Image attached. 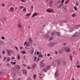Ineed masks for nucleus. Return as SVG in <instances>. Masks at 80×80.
<instances>
[{
	"label": "nucleus",
	"mask_w": 80,
	"mask_h": 80,
	"mask_svg": "<svg viewBox=\"0 0 80 80\" xmlns=\"http://www.w3.org/2000/svg\"><path fill=\"white\" fill-rule=\"evenodd\" d=\"M55 62H58L57 64V66H59L61 65V62H62V59L59 58H58V59H56L55 60Z\"/></svg>",
	"instance_id": "obj_1"
},
{
	"label": "nucleus",
	"mask_w": 80,
	"mask_h": 80,
	"mask_svg": "<svg viewBox=\"0 0 80 80\" xmlns=\"http://www.w3.org/2000/svg\"><path fill=\"white\" fill-rule=\"evenodd\" d=\"M65 52H69L70 51V49L69 48V47L68 46H67L65 48Z\"/></svg>",
	"instance_id": "obj_2"
},
{
	"label": "nucleus",
	"mask_w": 80,
	"mask_h": 80,
	"mask_svg": "<svg viewBox=\"0 0 80 80\" xmlns=\"http://www.w3.org/2000/svg\"><path fill=\"white\" fill-rule=\"evenodd\" d=\"M46 12H48V13H50V12H54L53 10L52 9L48 8Z\"/></svg>",
	"instance_id": "obj_3"
},
{
	"label": "nucleus",
	"mask_w": 80,
	"mask_h": 80,
	"mask_svg": "<svg viewBox=\"0 0 80 80\" xmlns=\"http://www.w3.org/2000/svg\"><path fill=\"white\" fill-rule=\"evenodd\" d=\"M14 67L16 68H18V69H20V68H21L20 66L18 64H15L14 66Z\"/></svg>",
	"instance_id": "obj_4"
},
{
	"label": "nucleus",
	"mask_w": 80,
	"mask_h": 80,
	"mask_svg": "<svg viewBox=\"0 0 80 80\" xmlns=\"http://www.w3.org/2000/svg\"><path fill=\"white\" fill-rule=\"evenodd\" d=\"M55 44V43H49L48 44V47H53L54 46V45Z\"/></svg>",
	"instance_id": "obj_5"
},
{
	"label": "nucleus",
	"mask_w": 80,
	"mask_h": 80,
	"mask_svg": "<svg viewBox=\"0 0 80 80\" xmlns=\"http://www.w3.org/2000/svg\"><path fill=\"white\" fill-rule=\"evenodd\" d=\"M80 35V33L78 32H76L73 35V37H78Z\"/></svg>",
	"instance_id": "obj_6"
},
{
	"label": "nucleus",
	"mask_w": 80,
	"mask_h": 80,
	"mask_svg": "<svg viewBox=\"0 0 80 80\" xmlns=\"http://www.w3.org/2000/svg\"><path fill=\"white\" fill-rule=\"evenodd\" d=\"M22 72H23L24 75H27V72L26 70H23V69H22Z\"/></svg>",
	"instance_id": "obj_7"
},
{
	"label": "nucleus",
	"mask_w": 80,
	"mask_h": 80,
	"mask_svg": "<svg viewBox=\"0 0 80 80\" xmlns=\"http://www.w3.org/2000/svg\"><path fill=\"white\" fill-rule=\"evenodd\" d=\"M7 52L8 53V56H11V54L10 53V51H9V50L7 49L6 50Z\"/></svg>",
	"instance_id": "obj_8"
},
{
	"label": "nucleus",
	"mask_w": 80,
	"mask_h": 80,
	"mask_svg": "<svg viewBox=\"0 0 80 80\" xmlns=\"http://www.w3.org/2000/svg\"><path fill=\"white\" fill-rule=\"evenodd\" d=\"M38 14V13H33L32 15L31 16L32 18L34 17H35L36 16H37V15Z\"/></svg>",
	"instance_id": "obj_9"
},
{
	"label": "nucleus",
	"mask_w": 80,
	"mask_h": 80,
	"mask_svg": "<svg viewBox=\"0 0 80 80\" xmlns=\"http://www.w3.org/2000/svg\"><path fill=\"white\" fill-rule=\"evenodd\" d=\"M65 0H58V2L60 3H63Z\"/></svg>",
	"instance_id": "obj_10"
},
{
	"label": "nucleus",
	"mask_w": 80,
	"mask_h": 80,
	"mask_svg": "<svg viewBox=\"0 0 80 80\" xmlns=\"http://www.w3.org/2000/svg\"><path fill=\"white\" fill-rule=\"evenodd\" d=\"M62 9L63 10H67V7L65 6H63L62 7Z\"/></svg>",
	"instance_id": "obj_11"
},
{
	"label": "nucleus",
	"mask_w": 80,
	"mask_h": 80,
	"mask_svg": "<svg viewBox=\"0 0 80 80\" xmlns=\"http://www.w3.org/2000/svg\"><path fill=\"white\" fill-rule=\"evenodd\" d=\"M58 74L59 72L58 71H57L55 72V77H58Z\"/></svg>",
	"instance_id": "obj_12"
},
{
	"label": "nucleus",
	"mask_w": 80,
	"mask_h": 80,
	"mask_svg": "<svg viewBox=\"0 0 80 80\" xmlns=\"http://www.w3.org/2000/svg\"><path fill=\"white\" fill-rule=\"evenodd\" d=\"M45 65V64L43 63H42L40 65V67H44Z\"/></svg>",
	"instance_id": "obj_13"
},
{
	"label": "nucleus",
	"mask_w": 80,
	"mask_h": 80,
	"mask_svg": "<svg viewBox=\"0 0 80 80\" xmlns=\"http://www.w3.org/2000/svg\"><path fill=\"white\" fill-rule=\"evenodd\" d=\"M56 33L57 36H60V35H61L60 32H56Z\"/></svg>",
	"instance_id": "obj_14"
},
{
	"label": "nucleus",
	"mask_w": 80,
	"mask_h": 80,
	"mask_svg": "<svg viewBox=\"0 0 80 80\" xmlns=\"http://www.w3.org/2000/svg\"><path fill=\"white\" fill-rule=\"evenodd\" d=\"M31 15H32V13H27L26 14V16H27V17H30Z\"/></svg>",
	"instance_id": "obj_15"
},
{
	"label": "nucleus",
	"mask_w": 80,
	"mask_h": 80,
	"mask_svg": "<svg viewBox=\"0 0 80 80\" xmlns=\"http://www.w3.org/2000/svg\"><path fill=\"white\" fill-rule=\"evenodd\" d=\"M63 4H60L59 6H58V8H61L62 6H63Z\"/></svg>",
	"instance_id": "obj_16"
},
{
	"label": "nucleus",
	"mask_w": 80,
	"mask_h": 80,
	"mask_svg": "<svg viewBox=\"0 0 80 80\" xmlns=\"http://www.w3.org/2000/svg\"><path fill=\"white\" fill-rule=\"evenodd\" d=\"M43 72H47V71H48V69L47 68H44L43 69Z\"/></svg>",
	"instance_id": "obj_17"
},
{
	"label": "nucleus",
	"mask_w": 80,
	"mask_h": 80,
	"mask_svg": "<svg viewBox=\"0 0 80 80\" xmlns=\"http://www.w3.org/2000/svg\"><path fill=\"white\" fill-rule=\"evenodd\" d=\"M9 10H11V11H12V12H13V10H14V8H13V7H11Z\"/></svg>",
	"instance_id": "obj_18"
},
{
	"label": "nucleus",
	"mask_w": 80,
	"mask_h": 80,
	"mask_svg": "<svg viewBox=\"0 0 80 80\" xmlns=\"http://www.w3.org/2000/svg\"><path fill=\"white\" fill-rule=\"evenodd\" d=\"M33 52H34V50L33 49H32L31 51V54L32 55L33 54Z\"/></svg>",
	"instance_id": "obj_19"
},
{
	"label": "nucleus",
	"mask_w": 80,
	"mask_h": 80,
	"mask_svg": "<svg viewBox=\"0 0 80 80\" xmlns=\"http://www.w3.org/2000/svg\"><path fill=\"white\" fill-rule=\"evenodd\" d=\"M18 27H19L20 28H22V27L21 26V24H20V23H19L17 24Z\"/></svg>",
	"instance_id": "obj_20"
},
{
	"label": "nucleus",
	"mask_w": 80,
	"mask_h": 80,
	"mask_svg": "<svg viewBox=\"0 0 80 80\" xmlns=\"http://www.w3.org/2000/svg\"><path fill=\"white\" fill-rule=\"evenodd\" d=\"M1 21L2 22V21L3 22H5V18H1Z\"/></svg>",
	"instance_id": "obj_21"
},
{
	"label": "nucleus",
	"mask_w": 80,
	"mask_h": 80,
	"mask_svg": "<svg viewBox=\"0 0 80 80\" xmlns=\"http://www.w3.org/2000/svg\"><path fill=\"white\" fill-rule=\"evenodd\" d=\"M32 68H35V67H36V64H33L32 65Z\"/></svg>",
	"instance_id": "obj_22"
},
{
	"label": "nucleus",
	"mask_w": 80,
	"mask_h": 80,
	"mask_svg": "<svg viewBox=\"0 0 80 80\" xmlns=\"http://www.w3.org/2000/svg\"><path fill=\"white\" fill-rule=\"evenodd\" d=\"M69 58H70V60L71 61H72V58H73V57L72 55H70Z\"/></svg>",
	"instance_id": "obj_23"
},
{
	"label": "nucleus",
	"mask_w": 80,
	"mask_h": 80,
	"mask_svg": "<svg viewBox=\"0 0 80 80\" xmlns=\"http://www.w3.org/2000/svg\"><path fill=\"white\" fill-rule=\"evenodd\" d=\"M28 40H29V42L30 43H32V38H29Z\"/></svg>",
	"instance_id": "obj_24"
},
{
	"label": "nucleus",
	"mask_w": 80,
	"mask_h": 80,
	"mask_svg": "<svg viewBox=\"0 0 80 80\" xmlns=\"http://www.w3.org/2000/svg\"><path fill=\"white\" fill-rule=\"evenodd\" d=\"M12 64V65H16V62H12L11 61L10 62Z\"/></svg>",
	"instance_id": "obj_25"
},
{
	"label": "nucleus",
	"mask_w": 80,
	"mask_h": 80,
	"mask_svg": "<svg viewBox=\"0 0 80 80\" xmlns=\"http://www.w3.org/2000/svg\"><path fill=\"white\" fill-rule=\"evenodd\" d=\"M59 24H60V26H63V21L60 22L59 23Z\"/></svg>",
	"instance_id": "obj_26"
},
{
	"label": "nucleus",
	"mask_w": 80,
	"mask_h": 80,
	"mask_svg": "<svg viewBox=\"0 0 80 80\" xmlns=\"http://www.w3.org/2000/svg\"><path fill=\"white\" fill-rule=\"evenodd\" d=\"M17 58L18 60H19L20 59V56L18 55H17Z\"/></svg>",
	"instance_id": "obj_27"
},
{
	"label": "nucleus",
	"mask_w": 80,
	"mask_h": 80,
	"mask_svg": "<svg viewBox=\"0 0 80 80\" xmlns=\"http://www.w3.org/2000/svg\"><path fill=\"white\" fill-rule=\"evenodd\" d=\"M62 22H63V23H68V22L66 20H64L63 21H62Z\"/></svg>",
	"instance_id": "obj_28"
},
{
	"label": "nucleus",
	"mask_w": 80,
	"mask_h": 80,
	"mask_svg": "<svg viewBox=\"0 0 80 80\" xmlns=\"http://www.w3.org/2000/svg\"><path fill=\"white\" fill-rule=\"evenodd\" d=\"M74 9L75 11H77V8L76 6H74Z\"/></svg>",
	"instance_id": "obj_29"
},
{
	"label": "nucleus",
	"mask_w": 80,
	"mask_h": 80,
	"mask_svg": "<svg viewBox=\"0 0 80 80\" xmlns=\"http://www.w3.org/2000/svg\"><path fill=\"white\" fill-rule=\"evenodd\" d=\"M21 53H23L24 55V54H25V53H26V52L25 51H21Z\"/></svg>",
	"instance_id": "obj_30"
},
{
	"label": "nucleus",
	"mask_w": 80,
	"mask_h": 80,
	"mask_svg": "<svg viewBox=\"0 0 80 80\" xmlns=\"http://www.w3.org/2000/svg\"><path fill=\"white\" fill-rule=\"evenodd\" d=\"M80 62L78 60H77L76 61V65H79Z\"/></svg>",
	"instance_id": "obj_31"
},
{
	"label": "nucleus",
	"mask_w": 80,
	"mask_h": 80,
	"mask_svg": "<svg viewBox=\"0 0 80 80\" xmlns=\"http://www.w3.org/2000/svg\"><path fill=\"white\" fill-rule=\"evenodd\" d=\"M27 46H28V47H30V43L29 42H27L26 44Z\"/></svg>",
	"instance_id": "obj_32"
},
{
	"label": "nucleus",
	"mask_w": 80,
	"mask_h": 80,
	"mask_svg": "<svg viewBox=\"0 0 80 80\" xmlns=\"http://www.w3.org/2000/svg\"><path fill=\"white\" fill-rule=\"evenodd\" d=\"M36 77H37V75L36 74H34L33 76V78L34 79H35L36 78Z\"/></svg>",
	"instance_id": "obj_33"
},
{
	"label": "nucleus",
	"mask_w": 80,
	"mask_h": 80,
	"mask_svg": "<svg viewBox=\"0 0 80 80\" xmlns=\"http://www.w3.org/2000/svg\"><path fill=\"white\" fill-rule=\"evenodd\" d=\"M59 53H62L63 52V51H62V49H60L59 50Z\"/></svg>",
	"instance_id": "obj_34"
},
{
	"label": "nucleus",
	"mask_w": 80,
	"mask_h": 80,
	"mask_svg": "<svg viewBox=\"0 0 80 80\" xmlns=\"http://www.w3.org/2000/svg\"><path fill=\"white\" fill-rule=\"evenodd\" d=\"M73 29H71L69 30V32L71 33V32H73Z\"/></svg>",
	"instance_id": "obj_35"
},
{
	"label": "nucleus",
	"mask_w": 80,
	"mask_h": 80,
	"mask_svg": "<svg viewBox=\"0 0 80 80\" xmlns=\"http://www.w3.org/2000/svg\"><path fill=\"white\" fill-rule=\"evenodd\" d=\"M69 0H68V1H66L65 2V4H67L68 2H69Z\"/></svg>",
	"instance_id": "obj_36"
},
{
	"label": "nucleus",
	"mask_w": 80,
	"mask_h": 80,
	"mask_svg": "<svg viewBox=\"0 0 80 80\" xmlns=\"http://www.w3.org/2000/svg\"><path fill=\"white\" fill-rule=\"evenodd\" d=\"M51 67V66L48 65L46 67V68H47L48 69H49V68H50Z\"/></svg>",
	"instance_id": "obj_37"
},
{
	"label": "nucleus",
	"mask_w": 80,
	"mask_h": 80,
	"mask_svg": "<svg viewBox=\"0 0 80 80\" xmlns=\"http://www.w3.org/2000/svg\"><path fill=\"white\" fill-rule=\"evenodd\" d=\"M7 62H10V58H8V59H7L6 60Z\"/></svg>",
	"instance_id": "obj_38"
},
{
	"label": "nucleus",
	"mask_w": 80,
	"mask_h": 80,
	"mask_svg": "<svg viewBox=\"0 0 80 80\" xmlns=\"http://www.w3.org/2000/svg\"><path fill=\"white\" fill-rule=\"evenodd\" d=\"M53 37H51L49 39V41H50V40H52V39H53Z\"/></svg>",
	"instance_id": "obj_39"
},
{
	"label": "nucleus",
	"mask_w": 80,
	"mask_h": 80,
	"mask_svg": "<svg viewBox=\"0 0 80 80\" xmlns=\"http://www.w3.org/2000/svg\"><path fill=\"white\" fill-rule=\"evenodd\" d=\"M74 27L75 29H78V28H78V26H74Z\"/></svg>",
	"instance_id": "obj_40"
},
{
	"label": "nucleus",
	"mask_w": 80,
	"mask_h": 80,
	"mask_svg": "<svg viewBox=\"0 0 80 80\" xmlns=\"http://www.w3.org/2000/svg\"><path fill=\"white\" fill-rule=\"evenodd\" d=\"M76 15V14L74 13V14H72V17H75V16Z\"/></svg>",
	"instance_id": "obj_41"
},
{
	"label": "nucleus",
	"mask_w": 80,
	"mask_h": 80,
	"mask_svg": "<svg viewBox=\"0 0 80 80\" xmlns=\"http://www.w3.org/2000/svg\"><path fill=\"white\" fill-rule=\"evenodd\" d=\"M49 37V35H47L46 36V38L47 39Z\"/></svg>",
	"instance_id": "obj_42"
},
{
	"label": "nucleus",
	"mask_w": 80,
	"mask_h": 80,
	"mask_svg": "<svg viewBox=\"0 0 80 80\" xmlns=\"http://www.w3.org/2000/svg\"><path fill=\"white\" fill-rule=\"evenodd\" d=\"M42 55H40V54H39V55L38 56V57H39V58H42Z\"/></svg>",
	"instance_id": "obj_43"
},
{
	"label": "nucleus",
	"mask_w": 80,
	"mask_h": 80,
	"mask_svg": "<svg viewBox=\"0 0 80 80\" xmlns=\"http://www.w3.org/2000/svg\"><path fill=\"white\" fill-rule=\"evenodd\" d=\"M6 66L7 67H10V64L9 63H7L6 64Z\"/></svg>",
	"instance_id": "obj_44"
},
{
	"label": "nucleus",
	"mask_w": 80,
	"mask_h": 80,
	"mask_svg": "<svg viewBox=\"0 0 80 80\" xmlns=\"http://www.w3.org/2000/svg\"><path fill=\"white\" fill-rule=\"evenodd\" d=\"M63 64L64 65H65V64H66V62L65 61L62 62Z\"/></svg>",
	"instance_id": "obj_45"
},
{
	"label": "nucleus",
	"mask_w": 80,
	"mask_h": 80,
	"mask_svg": "<svg viewBox=\"0 0 80 80\" xmlns=\"http://www.w3.org/2000/svg\"><path fill=\"white\" fill-rule=\"evenodd\" d=\"M13 75L14 76H15V71H13Z\"/></svg>",
	"instance_id": "obj_46"
},
{
	"label": "nucleus",
	"mask_w": 80,
	"mask_h": 80,
	"mask_svg": "<svg viewBox=\"0 0 80 80\" xmlns=\"http://www.w3.org/2000/svg\"><path fill=\"white\" fill-rule=\"evenodd\" d=\"M77 65V68H80V65H78V64H76Z\"/></svg>",
	"instance_id": "obj_47"
},
{
	"label": "nucleus",
	"mask_w": 80,
	"mask_h": 80,
	"mask_svg": "<svg viewBox=\"0 0 80 80\" xmlns=\"http://www.w3.org/2000/svg\"><path fill=\"white\" fill-rule=\"evenodd\" d=\"M51 36H53L54 35V32H52L51 33Z\"/></svg>",
	"instance_id": "obj_48"
},
{
	"label": "nucleus",
	"mask_w": 80,
	"mask_h": 80,
	"mask_svg": "<svg viewBox=\"0 0 80 80\" xmlns=\"http://www.w3.org/2000/svg\"><path fill=\"white\" fill-rule=\"evenodd\" d=\"M39 51H38L36 52V54L37 55H39Z\"/></svg>",
	"instance_id": "obj_49"
},
{
	"label": "nucleus",
	"mask_w": 80,
	"mask_h": 80,
	"mask_svg": "<svg viewBox=\"0 0 80 80\" xmlns=\"http://www.w3.org/2000/svg\"><path fill=\"white\" fill-rule=\"evenodd\" d=\"M34 61H36V60H37V57L36 56H34Z\"/></svg>",
	"instance_id": "obj_50"
},
{
	"label": "nucleus",
	"mask_w": 80,
	"mask_h": 80,
	"mask_svg": "<svg viewBox=\"0 0 80 80\" xmlns=\"http://www.w3.org/2000/svg\"><path fill=\"white\" fill-rule=\"evenodd\" d=\"M5 4L2 3V7H3L4 6H5Z\"/></svg>",
	"instance_id": "obj_51"
},
{
	"label": "nucleus",
	"mask_w": 80,
	"mask_h": 80,
	"mask_svg": "<svg viewBox=\"0 0 80 80\" xmlns=\"http://www.w3.org/2000/svg\"><path fill=\"white\" fill-rule=\"evenodd\" d=\"M20 8H21V9H22L23 8V6H20Z\"/></svg>",
	"instance_id": "obj_52"
},
{
	"label": "nucleus",
	"mask_w": 80,
	"mask_h": 80,
	"mask_svg": "<svg viewBox=\"0 0 80 80\" xmlns=\"http://www.w3.org/2000/svg\"><path fill=\"white\" fill-rule=\"evenodd\" d=\"M27 80H32V79L31 78H28L27 79Z\"/></svg>",
	"instance_id": "obj_53"
},
{
	"label": "nucleus",
	"mask_w": 80,
	"mask_h": 80,
	"mask_svg": "<svg viewBox=\"0 0 80 80\" xmlns=\"http://www.w3.org/2000/svg\"><path fill=\"white\" fill-rule=\"evenodd\" d=\"M44 62V60H42L41 61L40 63H43Z\"/></svg>",
	"instance_id": "obj_54"
},
{
	"label": "nucleus",
	"mask_w": 80,
	"mask_h": 80,
	"mask_svg": "<svg viewBox=\"0 0 80 80\" xmlns=\"http://www.w3.org/2000/svg\"><path fill=\"white\" fill-rule=\"evenodd\" d=\"M2 40H5V37H4L3 36H2Z\"/></svg>",
	"instance_id": "obj_55"
},
{
	"label": "nucleus",
	"mask_w": 80,
	"mask_h": 80,
	"mask_svg": "<svg viewBox=\"0 0 80 80\" xmlns=\"http://www.w3.org/2000/svg\"><path fill=\"white\" fill-rule=\"evenodd\" d=\"M23 11H24V12H26V9H25V8H24L23 9Z\"/></svg>",
	"instance_id": "obj_56"
},
{
	"label": "nucleus",
	"mask_w": 80,
	"mask_h": 80,
	"mask_svg": "<svg viewBox=\"0 0 80 80\" xmlns=\"http://www.w3.org/2000/svg\"><path fill=\"white\" fill-rule=\"evenodd\" d=\"M78 4H79L78 2H77L76 4V6H78Z\"/></svg>",
	"instance_id": "obj_57"
},
{
	"label": "nucleus",
	"mask_w": 80,
	"mask_h": 80,
	"mask_svg": "<svg viewBox=\"0 0 80 80\" xmlns=\"http://www.w3.org/2000/svg\"><path fill=\"white\" fill-rule=\"evenodd\" d=\"M23 66H24V67H27V65L25 64H23Z\"/></svg>",
	"instance_id": "obj_58"
},
{
	"label": "nucleus",
	"mask_w": 80,
	"mask_h": 80,
	"mask_svg": "<svg viewBox=\"0 0 80 80\" xmlns=\"http://www.w3.org/2000/svg\"><path fill=\"white\" fill-rule=\"evenodd\" d=\"M49 3H53V1H51L49 2Z\"/></svg>",
	"instance_id": "obj_59"
},
{
	"label": "nucleus",
	"mask_w": 80,
	"mask_h": 80,
	"mask_svg": "<svg viewBox=\"0 0 80 80\" xmlns=\"http://www.w3.org/2000/svg\"><path fill=\"white\" fill-rule=\"evenodd\" d=\"M27 68H28V69H30V68H31L29 66Z\"/></svg>",
	"instance_id": "obj_60"
},
{
	"label": "nucleus",
	"mask_w": 80,
	"mask_h": 80,
	"mask_svg": "<svg viewBox=\"0 0 80 80\" xmlns=\"http://www.w3.org/2000/svg\"><path fill=\"white\" fill-rule=\"evenodd\" d=\"M22 2H25V0H21Z\"/></svg>",
	"instance_id": "obj_61"
},
{
	"label": "nucleus",
	"mask_w": 80,
	"mask_h": 80,
	"mask_svg": "<svg viewBox=\"0 0 80 80\" xmlns=\"http://www.w3.org/2000/svg\"><path fill=\"white\" fill-rule=\"evenodd\" d=\"M15 48H16L17 50H18V48H17V47H15Z\"/></svg>",
	"instance_id": "obj_62"
},
{
	"label": "nucleus",
	"mask_w": 80,
	"mask_h": 80,
	"mask_svg": "<svg viewBox=\"0 0 80 80\" xmlns=\"http://www.w3.org/2000/svg\"><path fill=\"white\" fill-rule=\"evenodd\" d=\"M45 25H43V28H45Z\"/></svg>",
	"instance_id": "obj_63"
},
{
	"label": "nucleus",
	"mask_w": 80,
	"mask_h": 80,
	"mask_svg": "<svg viewBox=\"0 0 80 80\" xmlns=\"http://www.w3.org/2000/svg\"><path fill=\"white\" fill-rule=\"evenodd\" d=\"M12 60H14L15 59V57H12Z\"/></svg>",
	"instance_id": "obj_64"
}]
</instances>
